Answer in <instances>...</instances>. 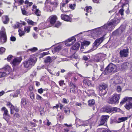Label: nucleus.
Wrapping results in <instances>:
<instances>
[{"mask_svg":"<svg viewBox=\"0 0 132 132\" xmlns=\"http://www.w3.org/2000/svg\"><path fill=\"white\" fill-rule=\"evenodd\" d=\"M117 71L116 65L112 63H110L105 68L104 72V75H107L110 73H113Z\"/></svg>","mask_w":132,"mask_h":132,"instance_id":"nucleus-1","label":"nucleus"},{"mask_svg":"<svg viewBox=\"0 0 132 132\" xmlns=\"http://www.w3.org/2000/svg\"><path fill=\"white\" fill-rule=\"evenodd\" d=\"M36 61V59L35 57L30 58L23 62L24 66L26 68H30L34 65Z\"/></svg>","mask_w":132,"mask_h":132,"instance_id":"nucleus-2","label":"nucleus"},{"mask_svg":"<svg viewBox=\"0 0 132 132\" xmlns=\"http://www.w3.org/2000/svg\"><path fill=\"white\" fill-rule=\"evenodd\" d=\"M120 97V94H114L111 97L109 98L108 102L109 103L111 104H118L119 103V100Z\"/></svg>","mask_w":132,"mask_h":132,"instance_id":"nucleus-3","label":"nucleus"},{"mask_svg":"<svg viewBox=\"0 0 132 132\" xmlns=\"http://www.w3.org/2000/svg\"><path fill=\"white\" fill-rule=\"evenodd\" d=\"M114 27L110 22L107 24H105L103 26L99 28L98 30L100 32L105 31L106 30H112Z\"/></svg>","mask_w":132,"mask_h":132,"instance_id":"nucleus-4","label":"nucleus"},{"mask_svg":"<svg viewBox=\"0 0 132 132\" xmlns=\"http://www.w3.org/2000/svg\"><path fill=\"white\" fill-rule=\"evenodd\" d=\"M108 85L104 84L100 85L99 86L100 89L99 94L101 96L105 95L107 92Z\"/></svg>","mask_w":132,"mask_h":132,"instance_id":"nucleus-5","label":"nucleus"},{"mask_svg":"<svg viewBox=\"0 0 132 132\" xmlns=\"http://www.w3.org/2000/svg\"><path fill=\"white\" fill-rule=\"evenodd\" d=\"M129 49L128 47H126L120 51L119 54L121 58L127 57L129 53Z\"/></svg>","mask_w":132,"mask_h":132,"instance_id":"nucleus-6","label":"nucleus"},{"mask_svg":"<svg viewBox=\"0 0 132 132\" xmlns=\"http://www.w3.org/2000/svg\"><path fill=\"white\" fill-rule=\"evenodd\" d=\"M4 69L5 71L0 72V78L5 77L7 75H9L11 71V68L8 65L5 66Z\"/></svg>","mask_w":132,"mask_h":132,"instance_id":"nucleus-7","label":"nucleus"},{"mask_svg":"<svg viewBox=\"0 0 132 132\" xmlns=\"http://www.w3.org/2000/svg\"><path fill=\"white\" fill-rule=\"evenodd\" d=\"M51 4L49 3L46 1L45 2V6L44 8V9L45 11L47 12H51L53 9V6H51Z\"/></svg>","mask_w":132,"mask_h":132,"instance_id":"nucleus-8","label":"nucleus"},{"mask_svg":"<svg viewBox=\"0 0 132 132\" xmlns=\"http://www.w3.org/2000/svg\"><path fill=\"white\" fill-rule=\"evenodd\" d=\"M125 107L128 110H129L130 109H132V97H129L126 104L125 106Z\"/></svg>","mask_w":132,"mask_h":132,"instance_id":"nucleus-9","label":"nucleus"},{"mask_svg":"<svg viewBox=\"0 0 132 132\" xmlns=\"http://www.w3.org/2000/svg\"><path fill=\"white\" fill-rule=\"evenodd\" d=\"M131 64L126 62L122 64L121 65L120 67L123 71H125L131 67Z\"/></svg>","mask_w":132,"mask_h":132,"instance_id":"nucleus-10","label":"nucleus"},{"mask_svg":"<svg viewBox=\"0 0 132 132\" xmlns=\"http://www.w3.org/2000/svg\"><path fill=\"white\" fill-rule=\"evenodd\" d=\"M2 110L4 111V113L3 114V118L6 121H7L9 119V116L8 114V111L7 109L5 107H3L2 108Z\"/></svg>","mask_w":132,"mask_h":132,"instance_id":"nucleus-11","label":"nucleus"},{"mask_svg":"<svg viewBox=\"0 0 132 132\" xmlns=\"http://www.w3.org/2000/svg\"><path fill=\"white\" fill-rule=\"evenodd\" d=\"M32 10L34 12L35 14L37 16H40L41 15V12L39 9H37V6L36 5H33Z\"/></svg>","mask_w":132,"mask_h":132,"instance_id":"nucleus-12","label":"nucleus"},{"mask_svg":"<svg viewBox=\"0 0 132 132\" xmlns=\"http://www.w3.org/2000/svg\"><path fill=\"white\" fill-rule=\"evenodd\" d=\"M76 41V38L74 37H72L71 38L68 39L67 43H65V44L67 46H70L72 45L73 43Z\"/></svg>","mask_w":132,"mask_h":132,"instance_id":"nucleus-13","label":"nucleus"},{"mask_svg":"<svg viewBox=\"0 0 132 132\" xmlns=\"http://www.w3.org/2000/svg\"><path fill=\"white\" fill-rule=\"evenodd\" d=\"M57 19V16L55 15H53L50 16L49 18L50 23L52 24H54L56 21Z\"/></svg>","mask_w":132,"mask_h":132,"instance_id":"nucleus-14","label":"nucleus"},{"mask_svg":"<svg viewBox=\"0 0 132 132\" xmlns=\"http://www.w3.org/2000/svg\"><path fill=\"white\" fill-rule=\"evenodd\" d=\"M22 60L21 57H17L14 59L12 62V64L14 65H15L19 64Z\"/></svg>","mask_w":132,"mask_h":132,"instance_id":"nucleus-15","label":"nucleus"},{"mask_svg":"<svg viewBox=\"0 0 132 132\" xmlns=\"http://www.w3.org/2000/svg\"><path fill=\"white\" fill-rule=\"evenodd\" d=\"M103 40V37H101L96 39L93 44L94 46H98L102 42Z\"/></svg>","mask_w":132,"mask_h":132,"instance_id":"nucleus-16","label":"nucleus"},{"mask_svg":"<svg viewBox=\"0 0 132 132\" xmlns=\"http://www.w3.org/2000/svg\"><path fill=\"white\" fill-rule=\"evenodd\" d=\"M47 2L51 4V6H53V7H56L58 4V2L57 0H46Z\"/></svg>","mask_w":132,"mask_h":132,"instance_id":"nucleus-17","label":"nucleus"},{"mask_svg":"<svg viewBox=\"0 0 132 132\" xmlns=\"http://www.w3.org/2000/svg\"><path fill=\"white\" fill-rule=\"evenodd\" d=\"M7 37L5 29L4 27H2L0 32V38Z\"/></svg>","mask_w":132,"mask_h":132,"instance_id":"nucleus-18","label":"nucleus"},{"mask_svg":"<svg viewBox=\"0 0 132 132\" xmlns=\"http://www.w3.org/2000/svg\"><path fill=\"white\" fill-rule=\"evenodd\" d=\"M61 18L62 19L65 21H71L70 17L67 15L62 14L61 15Z\"/></svg>","mask_w":132,"mask_h":132,"instance_id":"nucleus-19","label":"nucleus"},{"mask_svg":"<svg viewBox=\"0 0 132 132\" xmlns=\"http://www.w3.org/2000/svg\"><path fill=\"white\" fill-rule=\"evenodd\" d=\"M114 77L115 85L121 83L122 82V78L121 77L115 76Z\"/></svg>","mask_w":132,"mask_h":132,"instance_id":"nucleus-20","label":"nucleus"},{"mask_svg":"<svg viewBox=\"0 0 132 132\" xmlns=\"http://www.w3.org/2000/svg\"><path fill=\"white\" fill-rule=\"evenodd\" d=\"M7 105L10 109L11 113L12 114H13L14 113L13 111L14 109V106L9 102H7Z\"/></svg>","mask_w":132,"mask_h":132,"instance_id":"nucleus-21","label":"nucleus"},{"mask_svg":"<svg viewBox=\"0 0 132 132\" xmlns=\"http://www.w3.org/2000/svg\"><path fill=\"white\" fill-rule=\"evenodd\" d=\"M78 121L81 123L80 126H87L89 124V121L88 120L83 121L79 119Z\"/></svg>","mask_w":132,"mask_h":132,"instance_id":"nucleus-22","label":"nucleus"},{"mask_svg":"<svg viewBox=\"0 0 132 132\" xmlns=\"http://www.w3.org/2000/svg\"><path fill=\"white\" fill-rule=\"evenodd\" d=\"M84 92L86 93L89 96L92 95H94L95 94L94 90L91 89H88L87 91H85Z\"/></svg>","mask_w":132,"mask_h":132,"instance_id":"nucleus-23","label":"nucleus"},{"mask_svg":"<svg viewBox=\"0 0 132 132\" xmlns=\"http://www.w3.org/2000/svg\"><path fill=\"white\" fill-rule=\"evenodd\" d=\"M103 110L104 112L110 113L111 112V107L109 106H106L103 108Z\"/></svg>","mask_w":132,"mask_h":132,"instance_id":"nucleus-24","label":"nucleus"},{"mask_svg":"<svg viewBox=\"0 0 132 132\" xmlns=\"http://www.w3.org/2000/svg\"><path fill=\"white\" fill-rule=\"evenodd\" d=\"M106 55L104 54H98L96 57L97 60V62L103 59Z\"/></svg>","mask_w":132,"mask_h":132,"instance_id":"nucleus-25","label":"nucleus"},{"mask_svg":"<svg viewBox=\"0 0 132 132\" xmlns=\"http://www.w3.org/2000/svg\"><path fill=\"white\" fill-rule=\"evenodd\" d=\"M120 22V20L119 19H113L111 22L114 26V27L116 26L117 24Z\"/></svg>","mask_w":132,"mask_h":132,"instance_id":"nucleus-26","label":"nucleus"},{"mask_svg":"<svg viewBox=\"0 0 132 132\" xmlns=\"http://www.w3.org/2000/svg\"><path fill=\"white\" fill-rule=\"evenodd\" d=\"M9 21V18L7 16H5L3 17V22L4 24H7Z\"/></svg>","mask_w":132,"mask_h":132,"instance_id":"nucleus-27","label":"nucleus"},{"mask_svg":"<svg viewBox=\"0 0 132 132\" xmlns=\"http://www.w3.org/2000/svg\"><path fill=\"white\" fill-rule=\"evenodd\" d=\"M83 82L85 85H87L88 86H90L92 85L91 81L89 80L88 78H86L84 80Z\"/></svg>","mask_w":132,"mask_h":132,"instance_id":"nucleus-28","label":"nucleus"},{"mask_svg":"<svg viewBox=\"0 0 132 132\" xmlns=\"http://www.w3.org/2000/svg\"><path fill=\"white\" fill-rule=\"evenodd\" d=\"M80 46L79 43H76L71 47V49L72 50H76L78 49Z\"/></svg>","mask_w":132,"mask_h":132,"instance_id":"nucleus-29","label":"nucleus"},{"mask_svg":"<svg viewBox=\"0 0 132 132\" xmlns=\"http://www.w3.org/2000/svg\"><path fill=\"white\" fill-rule=\"evenodd\" d=\"M7 40V37L0 38V44H3L6 43Z\"/></svg>","mask_w":132,"mask_h":132,"instance_id":"nucleus-30","label":"nucleus"},{"mask_svg":"<svg viewBox=\"0 0 132 132\" xmlns=\"http://www.w3.org/2000/svg\"><path fill=\"white\" fill-rule=\"evenodd\" d=\"M65 3H62L60 5V9L61 11L62 12H67V11H65L64 9V7L66 5Z\"/></svg>","mask_w":132,"mask_h":132,"instance_id":"nucleus-31","label":"nucleus"},{"mask_svg":"<svg viewBox=\"0 0 132 132\" xmlns=\"http://www.w3.org/2000/svg\"><path fill=\"white\" fill-rule=\"evenodd\" d=\"M88 104L89 106L94 105L95 103V100L93 99L89 100L88 102Z\"/></svg>","mask_w":132,"mask_h":132,"instance_id":"nucleus-32","label":"nucleus"},{"mask_svg":"<svg viewBox=\"0 0 132 132\" xmlns=\"http://www.w3.org/2000/svg\"><path fill=\"white\" fill-rule=\"evenodd\" d=\"M125 29V27L124 26H120L119 28L118 29L119 34H121L124 30Z\"/></svg>","mask_w":132,"mask_h":132,"instance_id":"nucleus-33","label":"nucleus"},{"mask_svg":"<svg viewBox=\"0 0 132 132\" xmlns=\"http://www.w3.org/2000/svg\"><path fill=\"white\" fill-rule=\"evenodd\" d=\"M27 103L26 102V99L24 98L22 99L21 102V106L22 107H24L26 105Z\"/></svg>","mask_w":132,"mask_h":132,"instance_id":"nucleus-34","label":"nucleus"},{"mask_svg":"<svg viewBox=\"0 0 132 132\" xmlns=\"http://www.w3.org/2000/svg\"><path fill=\"white\" fill-rule=\"evenodd\" d=\"M109 118V116L108 115H103L101 116V118L106 122Z\"/></svg>","mask_w":132,"mask_h":132,"instance_id":"nucleus-35","label":"nucleus"},{"mask_svg":"<svg viewBox=\"0 0 132 132\" xmlns=\"http://www.w3.org/2000/svg\"><path fill=\"white\" fill-rule=\"evenodd\" d=\"M128 119V117H122L121 118H118V120L119 122H123L127 120Z\"/></svg>","mask_w":132,"mask_h":132,"instance_id":"nucleus-36","label":"nucleus"},{"mask_svg":"<svg viewBox=\"0 0 132 132\" xmlns=\"http://www.w3.org/2000/svg\"><path fill=\"white\" fill-rule=\"evenodd\" d=\"M92 7L91 6H87L84 9V10L87 12H89L91 11Z\"/></svg>","mask_w":132,"mask_h":132,"instance_id":"nucleus-37","label":"nucleus"},{"mask_svg":"<svg viewBox=\"0 0 132 132\" xmlns=\"http://www.w3.org/2000/svg\"><path fill=\"white\" fill-rule=\"evenodd\" d=\"M129 97H125L120 102V105H122L125 102L127 101Z\"/></svg>","mask_w":132,"mask_h":132,"instance_id":"nucleus-38","label":"nucleus"},{"mask_svg":"<svg viewBox=\"0 0 132 132\" xmlns=\"http://www.w3.org/2000/svg\"><path fill=\"white\" fill-rule=\"evenodd\" d=\"M30 27L29 26H25L24 28V31L27 33L29 32L30 30Z\"/></svg>","mask_w":132,"mask_h":132,"instance_id":"nucleus-39","label":"nucleus"},{"mask_svg":"<svg viewBox=\"0 0 132 132\" xmlns=\"http://www.w3.org/2000/svg\"><path fill=\"white\" fill-rule=\"evenodd\" d=\"M69 85L71 88H76L77 87L75 84H73L72 82H69Z\"/></svg>","mask_w":132,"mask_h":132,"instance_id":"nucleus-40","label":"nucleus"},{"mask_svg":"<svg viewBox=\"0 0 132 132\" xmlns=\"http://www.w3.org/2000/svg\"><path fill=\"white\" fill-rule=\"evenodd\" d=\"M19 35L20 37L24 36L25 34V32L24 31H22L20 29H19L18 31Z\"/></svg>","mask_w":132,"mask_h":132,"instance_id":"nucleus-41","label":"nucleus"},{"mask_svg":"<svg viewBox=\"0 0 132 132\" xmlns=\"http://www.w3.org/2000/svg\"><path fill=\"white\" fill-rule=\"evenodd\" d=\"M64 111L67 114H69L70 112V110L68 108H64Z\"/></svg>","mask_w":132,"mask_h":132,"instance_id":"nucleus-42","label":"nucleus"},{"mask_svg":"<svg viewBox=\"0 0 132 132\" xmlns=\"http://www.w3.org/2000/svg\"><path fill=\"white\" fill-rule=\"evenodd\" d=\"M27 21L29 24L31 25H34V23H36L35 22L32 21L31 20H30L29 19H27Z\"/></svg>","mask_w":132,"mask_h":132,"instance_id":"nucleus-43","label":"nucleus"},{"mask_svg":"<svg viewBox=\"0 0 132 132\" xmlns=\"http://www.w3.org/2000/svg\"><path fill=\"white\" fill-rule=\"evenodd\" d=\"M37 50V48L34 47L32 48L28 49V51L29 52V51H30L32 52H34L36 51Z\"/></svg>","mask_w":132,"mask_h":132,"instance_id":"nucleus-44","label":"nucleus"},{"mask_svg":"<svg viewBox=\"0 0 132 132\" xmlns=\"http://www.w3.org/2000/svg\"><path fill=\"white\" fill-rule=\"evenodd\" d=\"M22 26V23H19V22H16V25L14 26V27L15 28H18L21 27Z\"/></svg>","mask_w":132,"mask_h":132,"instance_id":"nucleus-45","label":"nucleus"},{"mask_svg":"<svg viewBox=\"0 0 132 132\" xmlns=\"http://www.w3.org/2000/svg\"><path fill=\"white\" fill-rule=\"evenodd\" d=\"M51 60V57L50 56L47 57L45 60V63H48L50 62Z\"/></svg>","mask_w":132,"mask_h":132,"instance_id":"nucleus-46","label":"nucleus"},{"mask_svg":"<svg viewBox=\"0 0 132 132\" xmlns=\"http://www.w3.org/2000/svg\"><path fill=\"white\" fill-rule=\"evenodd\" d=\"M106 122L101 118L100 121L99 122L98 125L100 126L103 125Z\"/></svg>","mask_w":132,"mask_h":132,"instance_id":"nucleus-47","label":"nucleus"},{"mask_svg":"<svg viewBox=\"0 0 132 132\" xmlns=\"http://www.w3.org/2000/svg\"><path fill=\"white\" fill-rule=\"evenodd\" d=\"M106 122L101 118L100 121L99 122L98 125L100 126L103 125Z\"/></svg>","mask_w":132,"mask_h":132,"instance_id":"nucleus-48","label":"nucleus"},{"mask_svg":"<svg viewBox=\"0 0 132 132\" xmlns=\"http://www.w3.org/2000/svg\"><path fill=\"white\" fill-rule=\"evenodd\" d=\"M5 50V49L3 47H1L0 48V54L2 55L4 52Z\"/></svg>","mask_w":132,"mask_h":132,"instance_id":"nucleus-49","label":"nucleus"},{"mask_svg":"<svg viewBox=\"0 0 132 132\" xmlns=\"http://www.w3.org/2000/svg\"><path fill=\"white\" fill-rule=\"evenodd\" d=\"M76 5L75 4H69V7L71 9L74 10L75 7Z\"/></svg>","mask_w":132,"mask_h":132,"instance_id":"nucleus-50","label":"nucleus"},{"mask_svg":"<svg viewBox=\"0 0 132 132\" xmlns=\"http://www.w3.org/2000/svg\"><path fill=\"white\" fill-rule=\"evenodd\" d=\"M25 4L30 6L32 5L33 3L32 2H29L28 0H26L25 2Z\"/></svg>","mask_w":132,"mask_h":132,"instance_id":"nucleus-51","label":"nucleus"},{"mask_svg":"<svg viewBox=\"0 0 132 132\" xmlns=\"http://www.w3.org/2000/svg\"><path fill=\"white\" fill-rule=\"evenodd\" d=\"M119 31L118 30V29L115 30V31L113 32L112 33V35H118L119 34H120L119 33Z\"/></svg>","mask_w":132,"mask_h":132,"instance_id":"nucleus-52","label":"nucleus"},{"mask_svg":"<svg viewBox=\"0 0 132 132\" xmlns=\"http://www.w3.org/2000/svg\"><path fill=\"white\" fill-rule=\"evenodd\" d=\"M114 79V77H113V78H112L110 80V83L113 85H115V82Z\"/></svg>","mask_w":132,"mask_h":132,"instance_id":"nucleus-53","label":"nucleus"},{"mask_svg":"<svg viewBox=\"0 0 132 132\" xmlns=\"http://www.w3.org/2000/svg\"><path fill=\"white\" fill-rule=\"evenodd\" d=\"M61 46L60 45H59L54 48V50L56 52L59 51L61 50Z\"/></svg>","mask_w":132,"mask_h":132,"instance_id":"nucleus-54","label":"nucleus"},{"mask_svg":"<svg viewBox=\"0 0 132 132\" xmlns=\"http://www.w3.org/2000/svg\"><path fill=\"white\" fill-rule=\"evenodd\" d=\"M75 88H70V92L71 93H72L74 94L76 93V92L75 89Z\"/></svg>","mask_w":132,"mask_h":132,"instance_id":"nucleus-55","label":"nucleus"},{"mask_svg":"<svg viewBox=\"0 0 132 132\" xmlns=\"http://www.w3.org/2000/svg\"><path fill=\"white\" fill-rule=\"evenodd\" d=\"M21 11L22 14L25 15H27V12L24 9H22Z\"/></svg>","mask_w":132,"mask_h":132,"instance_id":"nucleus-56","label":"nucleus"},{"mask_svg":"<svg viewBox=\"0 0 132 132\" xmlns=\"http://www.w3.org/2000/svg\"><path fill=\"white\" fill-rule=\"evenodd\" d=\"M83 43L84 46H88L90 44V42L87 41H85Z\"/></svg>","mask_w":132,"mask_h":132,"instance_id":"nucleus-57","label":"nucleus"},{"mask_svg":"<svg viewBox=\"0 0 132 132\" xmlns=\"http://www.w3.org/2000/svg\"><path fill=\"white\" fill-rule=\"evenodd\" d=\"M61 22H58L55 24V27L57 28H58L61 26Z\"/></svg>","mask_w":132,"mask_h":132,"instance_id":"nucleus-58","label":"nucleus"},{"mask_svg":"<svg viewBox=\"0 0 132 132\" xmlns=\"http://www.w3.org/2000/svg\"><path fill=\"white\" fill-rule=\"evenodd\" d=\"M117 107L112 108L111 107V112H116L117 110Z\"/></svg>","mask_w":132,"mask_h":132,"instance_id":"nucleus-59","label":"nucleus"},{"mask_svg":"<svg viewBox=\"0 0 132 132\" xmlns=\"http://www.w3.org/2000/svg\"><path fill=\"white\" fill-rule=\"evenodd\" d=\"M30 98L32 100L34 99V94L32 92H31L30 94Z\"/></svg>","mask_w":132,"mask_h":132,"instance_id":"nucleus-60","label":"nucleus"},{"mask_svg":"<svg viewBox=\"0 0 132 132\" xmlns=\"http://www.w3.org/2000/svg\"><path fill=\"white\" fill-rule=\"evenodd\" d=\"M124 10L123 9H121L119 11V13L121 15H123Z\"/></svg>","mask_w":132,"mask_h":132,"instance_id":"nucleus-61","label":"nucleus"},{"mask_svg":"<svg viewBox=\"0 0 132 132\" xmlns=\"http://www.w3.org/2000/svg\"><path fill=\"white\" fill-rule=\"evenodd\" d=\"M64 80H61L59 82V83L60 86H62L63 85L64 83Z\"/></svg>","mask_w":132,"mask_h":132,"instance_id":"nucleus-62","label":"nucleus"},{"mask_svg":"<svg viewBox=\"0 0 132 132\" xmlns=\"http://www.w3.org/2000/svg\"><path fill=\"white\" fill-rule=\"evenodd\" d=\"M16 38L15 37L13 36H12L10 37V40L12 41H15L16 40Z\"/></svg>","mask_w":132,"mask_h":132,"instance_id":"nucleus-63","label":"nucleus"},{"mask_svg":"<svg viewBox=\"0 0 132 132\" xmlns=\"http://www.w3.org/2000/svg\"><path fill=\"white\" fill-rule=\"evenodd\" d=\"M41 96H40L39 95L37 94L36 95V98L38 100H40L42 98Z\"/></svg>","mask_w":132,"mask_h":132,"instance_id":"nucleus-64","label":"nucleus"}]
</instances>
